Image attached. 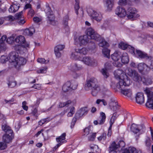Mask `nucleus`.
<instances>
[{"mask_svg":"<svg viewBox=\"0 0 153 153\" xmlns=\"http://www.w3.org/2000/svg\"><path fill=\"white\" fill-rule=\"evenodd\" d=\"M100 39V35L95 32L92 28H89L87 30V35L79 36L75 39L77 43L81 46L85 45L89 42L88 39L94 40L98 41Z\"/></svg>","mask_w":153,"mask_h":153,"instance_id":"nucleus-1","label":"nucleus"},{"mask_svg":"<svg viewBox=\"0 0 153 153\" xmlns=\"http://www.w3.org/2000/svg\"><path fill=\"white\" fill-rule=\"evenodd\" d=\"M126 73V72L119 69L114 71L115 78L119 80V81L117 84V88L122 89L126 86H129L131 84V80Z\"/></svg>","mask_w":153,"mask_h":153,"instance_id":"nucleus-2","label":"nucleus"},{"mask_svg":"<svg viewBox=\"0 0 153 153\" xmlns=\"http://www.w3.org/2000/svg\"><path fill=\"white\" fill-rule=\"evenodd\" d=\"M2 128L5 132V134L3 137V141L6 144L10 143L14 138V135L13 131L10 127L6 124L2 125Z\"/></svg>","mask_w":153,"mask_h":153,"instance_id":"nucleus-3","label":"nucleus"},{"mask_svg":"<svg viewBox=\"0 0 153 153\" xmlns=\"http://www.w3.org/2000/svg\"><path fill=\"white\" fill-rule=\"evenodd\" d=\"M97 79L94 78H91L88 81L85 85V87H88L89 89H91V94L94 96H96L98 91H100V88L99 85L97 84Z\"/></svg>","mask_w":153,"mask_h":153,"instance_id":"nucleus-4","label":"nucleus"},{"mask_svg":"<svg viewBox=\"0 0 153 153\" xmlns=\"http://www.w3.org/2000/svg\"><path fill=\"white\" fill-rule=\"evenodd\" d=\"M71 58L75 59H78L81 61L85 64L88 65H91L97 63V61L93 58L88 56H85L82 58L78 57L75 53H72Z\"/></svg>","mask_w":153,"mask_h":153,"instance_id":"nucleus-5","label":"nucleus"},{"mask_svg":"<svg viewBox=\"0 0 153 153\" xmlns=\"http://www.w3.org/2000/svg\"><path fill=\"white\" fill-rule=\"evenodd\" d=\"M125 71L126 73L130 76L134 81L138 82L141 81L142 77L137 71L127 68Z\"/></svg>","mask_w":153,"mask_h":153,"instance_id":"nucleus-6","label":"nucleus"},{"mask_svg":"<svg viewBox=\"0 0 153 153\" xmlns=\"http://www.w3.org/2000/svg\"><path fill=\"white\" fill-rule=\"evenodd\" d=\"M144 92L146 94L147 97V101L146 105L148 108L153 109V92L149 88H146Z\"/></svg>","mask_w":153,"mask_h":153,"instance_id":"nucleus-7","label":"nucleus"},{"mask_svg":"<svg viewBox=\"0 0 153 153\" xmlns=\"http://www.w3.org/2000/svg\"><path fill=\"white\" fill-rule=\"evenodd\" d=\"M44 11L47 16L48 22L53 25H56V22L55 20V17L53 15V13L51 10V9L49 6H47Z\"/></svg>","mask_w":153,"mask_h":153,"instance_id":"nucleus-8","label":"nucleus"},{"mask_svg":"<svg viewBox=\"0 0 153 153\" xmlns=\"http://www.w3.org/2000/svg\"><path fill=\"white\" fill-rule=\"evenodd\" d=\"M87 12L89 16L97 22L101 21L102 16L100 13L97 12L91 8H88L87 10Z\"/></svg>","mask_w":153,"mask_h":153,"instance_id":"nucleus-9","label":"nucleus"},{"mask_svg":"<svg viewBox=\"0 0 153 153\" xmlns=\"http://www.w3.org/2000/svg\"><path fill=\"white\" fill-rule=\"evenodd\" d=\"M122 55L121 52L119 51H115L114 53L111 55L112 59L115 61V65L118 67H120L122 66L121 63L119 61L121 58Z\"/></svg>","mask_w":153,"mask_h":153,"instance_id":"nucleus-10","label":"nucleus"},{"mask_svg":"<svg viewBox=\"0 0 153 153\" xmlns=\"http://www.w3.org/2000/svg\"><path fill=\"white\" fill-rule=\"evenodd\" d=\"M126 15L129 19L135 18L139 16L137 14V11L135 8L130 7L128 8L126 11Z\"/></svg>","mask_w":153,"mask_h":153,"instance_id":"nucleus-11","label":"nucleus"},{"mask_svg":"<svg viewBox=\"0 0 153 153\" xmlns=\"http://www.w3.org/2000/svg\"><path fill=\"white\" fill-rule=\"evenodd\" d=\"M82 65L76 63L73 64L70 66L69 69L73 73V76L74 78H77L79 76L76 72L81 70L82 69Z\"/></svg>","mask_w":153,"mask_h":153,"instance_id":"nucleus-12","label":"nucleus"},{"mask_svg":"<svg viewBox=\"0 0 153 153\" xmlns=\"http://www.w3.org/2000/svg\"><path fill=\"white\" fill-rule=\"evenodd\" d=\"M118 47L123 50H128L132 54H135V49L134 47L123 42H121L118 44Z\"/></svg>","mask_w":153,"mask_h":153,"instance_id":"nucleus-13","label":"nucleus"},{"mask_svg":"<svg viewBox=\"0 0 153 153\" xmlns=\"http://www.w3.org/2000/svg\"><path fill=\"white\" fill-rule=\"evenodd\" d=\"M137 68L139 72L142 74L147 73L150 70L149 66L144 62L139 63Z\"/></svg>","mask_w":153,"mask_h":153,"instance_id":"nucleus-14","label":"nucleus"},{"mask_svg":"<svg viewBox=\"0 0 153 153\" xmlns=\"http://www.w3.org/2000/svg\"><path fill=\"white\" fill-rule=\"evenodd\" d=\"M112 67V62H108L105 64V69H102L101 71V73L104 77L106 78L108 77L109 74L107 71V70L111 69Z\"/></svg>","mask_w":153,"mask_h":153,"instance_id":"nucleus-15","label":"nucleus"},{"mask_svg":"<svg viewBox=\"0 0 153 153\" xmlns=\"http://www.w3.org/2000/svg\"><path fill=\"white\" fill-rule=\"evenodd\" d=\"M15 41L19 44H24L22 46L25 48H26L29 47V44L25 42V38L23 36L20 35L17 36L15 39Z\"/></svg>","mask_w":153,"mask_h":153,"instance_id":"nucleus-16","label":"nucleus"},{"mask_svg":"<svg viewBox=\"0 0 153 153\" xmlns=\"http://www.w3.org/2000/svg\"><path fill=\"white\" fill-rule=\"evenodd\" d=\"M115 14L119 17H123L126 15V12L125 9L122 6H118L115 11Z\"/></svg>","mask_w":153,"mask_h":153,"instance_id":"nucleus-17","label":"nucleus"},{"mask_svg":"<svg viewBox=\"0 0 153 153\" xmlns=\"http://www.w3.org/2000/svg\"><path fill=\"white\" fill-rule=\"evenodd\" d=\"M135 55L132 54L136 56L137 55L141 59L146 58L150 59H152V57L151 56H149L145 53L142 52L140 50H136V51H135Z\"/></svg>","mask_w":153,"mask_h":153,"instance_id":"nucleus-18","label":"nucleus"},{"mask_svg":"<svg viewBox=\"0 0 153 153\" xmlns=\"http://www.w3.org/2000/svg\"><path fill=\"white\" fill-rule=\"evenodd\" d=\"M135 100L136 102L140 104L143 103L145 101V98L143 92H138L136 95Z\"/></svg>","mask_w":153,"mask_h":153,"instance_id":"nucleus-19","label":"nucleus"},{"mask_svg":"<svg viewBox=\"0 0 153 153\" xmlns=\"http://www.w3.org/2000/svg\"><path fill=\"white\" fill-rule=\"evenodd\" d=\"M18 56V53L15 51L11 52L9 53L8 57L9 62L13 63L14 65L17 59Z\"/></svg>","mask_w":153,"mask_h":153,"instance_id":"nucleus-20","label":"nucleus"},{"mask_svg":"<svg viewBox=\"0 0 153 153\" xmlns=\"http://www.w3.org/2000/svg\"><path fill=\"white\" fill-rule=\"evenodd\" d=\"M87 108L86 107L81 108L76 113L75 117L77 119H79L84 115L87 114L88 112Z\"/></svg>","mask_w":153,"mask_h":153,"instance_id":"nucleus-21","label":"nucleus"},{"mask_svg":"<svg viewBox=\"0 0 153 153\" xmlns=\"http://www.w3.org/2000/svg\"><path fill=\"white\" fill-rule=\"evenodd\" d=\"M106 119V116L105 114L101 112L100 113V117L97 120H95L94 122V123L95 125H97L99 124L102 125L105 122Z\"/></svg>","mask_w":153,"mask_h":153,"instance_id":"nucleus-22","label":"nucleus"},{"mask_svg":"<svg viewBox=\"0 0 153 153\" xmlns=\"http://www.w3.org/2000/svg\"><path fill=\"white\" fill-rule=\"evenodd\" d=\"M65 48L64 45H58L54 48V52L56 56L57 57H60L61 56L60 51H62Z\"/></svg>","mask_w":153,"mask_h":153,"instance_id":"nucleus-23","label":"nucleus"},{"mask_svg":"<svg viewBox=\"0 0 153 153\" xmlns=\"http://www.w3.org/2000/svg\"><path fill=\"white\" fill-rule=\"evenodd\" d=\"M26 62V61L25 58L20 57L18 58L14 65L16 68L25 65Z\"/></svg>","mask_w":153,"mask_h":153,"instance_id":"nucleus-24","label":"nucleus"},{"mask_svg":"<svg viewBox=\"0 0 153 153\" xmlns=\"http://www.w3.org/2000/svg\"><path fill=\"white\" fill-rule=\"evenodd\" d=\"M22 12L21 11L16 15V18L18 19V22L20 25H22L25 22L24 18L22 17Z\"/></svg>","mask_w":153,"mask_h":153,"instance_id":"nucleus-25","label":"nucleus"},{"mask_svg":"<svg viewBox=\"0 0 153 153\" xmlns=\"http://www.w3.org/2000/svg\"><path fill=\"white\" fill-rule=\"evenodd\" d=\"M125 88V87L122 89H118L121 91V92L122 94L128 97H131L132 95L131 90L130 89H124Z\"/></svg>","mask_w":153,"mask_h":153,"instance_id":"nucleus-26","label":"nucleus"},{"mask_svg":"<svg viewBox=\"0 0 153 153\" xmlns=\"http://www.w3.org/2000/svg\"><path fill=\"white\" fill-rule=\"evenodd\" d=\"M34 28L33 27H30L29 28L25 29L24 31L23 34L24 35L29 36H32L35 33Z\"/></svg>","mask_w":153,"mask_h":153,"instance_id":"nucleus-27","label":"nucleus"},{"mask_svg":"<svg viewBox=\"0 0 153 153\" xmlns=\"http://www.w3.org/2000/svg\"><path fill=\"white\" fill-rule=\"evenodd\" d=\"M121 61L124 64L128 63L129 61V59L128 54L126 52L123 53L121 56Z\"/></svg>","mask_w":153,"mask_h":153,"instance_id":"nucleus-28","label":"nucleus"},{"mask_svg":"<svg viewBox=\"0 0 153 153\" xmlns=\"http://www.w3.org/2000/svg\"><path fill=\"white\" fill-rule=\"evenodd\" d=\"M105 7L108 9H111L114 4L113 0H104Z\"/></svg>","mask_w":153,"mask_h":153,"instance_id":"nucleus-29","label":"nucleus"},{"mask_svg":"<svg viewBox=\"0 0 153 153\" xmlns=\"http://www.w3.org/2000/svg\"><path fill=\"white\" fill-rule=\"evenodd\" d=\"M137 150L133 147H129L125 149L123 153H138Z\"/></svg>","mask_w":153,"mask_h":153,"instance_id":"nucleus-30","label":"nucleus"},{"mask_svg":"<svg viewBox=\"0 0 153 153\" xmlns=\"http://www.w3.org/2000/svg\"><path fill=\"white\" fill-rule=\"evenodd\" d=\"M19 7V6L17 4H13L11 5L9 9L10 13H14L17 11Z\"/></svg>","mask_w":153,"mask_h":153,"instance_id":"nucleus-31","label":"nucleus"},{"mask_svg":"<svg viewBox=\"0 0 153 153\" xmlns=\"http://www.w3.org/2000/svg\"><path fill=\"white\" fill-rule=\"evenodd\" d=\"M71 83L69 81H68L66 82L63 85L62 90L65 92H67L71 90Z\"/></svg>","mask_w":153,"mask_h":153,"instance_id":"nucleus-32","label":"nucleus"},{"mask_svg":"<svg viewBox=\"0 0 153 153\" xmlns=\"http://www.w3.org/2000/svg\"><path fill=\"white\" fill-rule=\"evenodd\" d=\"M100 41L98 45L100 47H102L105 48L109 46L108 43L105 40L102 38V39L100 37V39L98 41Z\"/></svg>","mask_w":153,"mask_h":153,"instance_id":"nucleus-33","label":"nucleus"},{"mask_svg":"<svg viewBox=\"0 0 153 153\" xmlns=\"http://www.w3.org/2000/svg\"><path fill=\"white\" fill-rule=\"evenodd\" d=\"M117 146L115 145L114 143H112L110 146L108 150L109 153H117L116 150Z\"/></svg>","mask_w":153,"mask_h":153,"instance_id":"nucleus-34","label":"nucleus"},{"mask_svg":"<svg viewBox=\"0 0 153 153\" xmlns=\"http://www.w3.org/2000/svg\"><path fill=\"white\" fill-rule=\"evenodd\" d=\"M141 81H142L144 84L147 85L151 84L152 82L150 78L144 77H142Z\"/></svg>","mask_w":153,"mask_h":153,"instance_id":"nucleus-35","label":"nucleus"},{"mask_svg":"<svg viewBox=\"0 0 153 153\" xmlns=\"http://www.w3.org/2000/svg\"><path fill=\"white\" fill-rule=\"evenodd\" d=\"M131 128V131L134 133H137L140 131L138 126L134 123L132 124Z\"/></svg>","mask_w":153,"mask_h":153,"instance_id":"nucleus-36","label":"nucleus"},{"mask_svg":"<svg viewBox=\"0 0 153 153\" xmlns=\"http://www.w3.org/2000/svg\"><path fill=\"white\" fill-rule=\"evenodd\" d=\"M7 38L6 35H4L2 36L0 39V48L1 49H3L5 46L4 42Z\"/></svg>","mask_w":153,"mask_h":153,"instance_id":"nucleus-37","label":"nucleus"},{"mask_svg":"<svg viewBox=\"0 0 153 153\" xmlns=\"http://www.w3.org/2000/svg\"><path fill=\"white\" fill-rule=\"evenodd\" d=\"M75 51L77 53H79L84 55H85L87 54L88 50L85 48H82L81 49H75Z\"/></svg>","mask_w":153,"mask_h":153,"instance_id":"nucleus-38","label":"nucleus"},{"mask_svg":"<svg viewBox=\"0 0 153 153\" xmlns=\"http://www.w3.org/2000/svg\"><path fill=\"white\" fill-rule=\"evenodd\" d=\"M110 50L107 48H104L102 52L105 57L109 58L110 57Z\"/></svg>","mask_w":153,"mask_h":153,"instance_id":"nucleus-39","label":"nucleus"},{"mask_svg":"<svg viewBox=\"0 0 153 153\" xmlns=\"http://www.w3.org/2000/svg\"><path fill=\"white\" fill-rule=\"evenodd\" d=\"M69 20V17L68 15H65L63 18L62 23L66 27L68 26V21Z\"/></svg>","mask_w":153,"mask_h":153,"instance_id":"nucleus-40","label":"nucleus"},{"mask_svg":"<svg viewBox=\"0 0 153 153\" xmlns=\"http://www.w3.org/2000/svg\"><path fill=\"white\" fill-rule=\"evenodd\" d=\"M52 120L50 117L42 119L39 122V124L40 126H42L45 122H48Z\"/></svg>","mask_w":153,"mask_h":153,"instance_id":"nucleus-41","label":"nucleus"},{"mask_svg":"<svg viewBox=\"0 0 153 153\" xmlns=\"http://www.w3.org/2000/svg\"><path fill=\"white\" fill-rule=\"evenodd\" d=\"M92 133V131L90 129V127H88L87 128H85L84 130V135L87 136L90 134H91Z\"/></svg>","mask_w":153,"mask_h":153,"instance_id":"nucleus-42","label":"nucleus"},{"mask_svg":"<svg viewBox=\"0 0 153 153\" xmlns=\"http://www.w3.org/2000/svg\"><path fill=\"white\" fill-rule=\"evenodd\" d=\"M76 3L74 6V9L75 11V13L77 15L78 14V10L79 9V0H75Z\"/></svg>","mask_w":153,"mask_h":153,"instance_id":"nucleus-43","label":"nucleus"},{"mask_svg":"<svg viewBox=\"0 0 153 153\" xmlns=\"http://www.w3.org/2000/svg\"><path fill=\"white\" fill-rule=\"evenodd\" d=\"M151 140L149 137L147 136H146V140L145 141V145L146 147L149 148L151 145Z\"/></svg>","mask_w":153,"mask_h":153,"instance_id":"nucleus-44","label":"nucleus"},{"mask_svg":"<svg viewBox=\"0 0 153 153\" xmlns=\"http://www.w3.org/2000/svg\"><path fill=\"white\" fill-rule=\"evenodd\" d=\"M117 118V114L115 113H114L113 114V115L112 116V117L110 121V125L111 126V127L112 126L113 124L114 123Z\"/></svg>","mask_w":153,"mask_h":153,"instance_id":"nucleus-45","label":"nucleus"},{"mask_svg":"<svg viewBox=\"0 0 153 153\" xmlns=\"http://www.w3.org/2000/svg\"><path fill=\"white\" fill-rule=\"evenodd\" d=\"M96 133H92L91 134H89L88 136V139L89 141H94L96 136Z\"/></svg>","mask_w":153,"mask_h":153,"instance_id":"nucleus-46","label":"nucleus"},{"mask_svg":"<svg viewBox=\"0 0 153 153\" xmlns=\"http://www.w3.org/2000/svg\"><path fill=\"white\" fill-rule=\"evenodd\" d=\"M113 143H114L115 145H116L117 147V149L119 147H123L125 146V142L123 140H120V141L118 143V144H117L114 142H113Z\"/></svg>","mask_w":153,"mask_h":153,"instance_id":"nucleus-47","label":"nucleus"},{"mask_svg":"<svg viewBox=\"0 0 153 153\" xmlns=\"http://www.w3.org/2000/svg\"><path fill=\"white\" fill-rule=\"evenodd\" d=\"M37 61L38 62L41 64H47L48 63L49 61L46 60L44 58H38L37 59Z\"/></svg>","mask_w":153,"mask_h":153,"instance_id":"nucleus-48","label":"nucleus"},{"mask_svg":"<svg viewBox=\"0 0 153 153\" xmlns=\"http://www.w3.org/2000/svg\"><path fill=\"white\" fill-rule=\"evenodd\" d=\"M71 103V101L70 100H69L65 102H60L59 104V107L62 108L64 107L65 106L67 105L68 104H70Z\"/></svg>","mask_w":153,"mask_h":153,"instance_id":"nucleus-49","label":"nucleus"},{"mask_svg":"<svg viewBox=\"0 0 153 153\" xmlns=\"http://www.w3.org/2000/svg\"><path fill=\"white\" fill-rule=\"evenodd\" d=\"M7 84L9 87L13 88L16 85V82L15 81H11L9 82Z\"/></svg>","mask_w":153,"mask_h":153,"instance_id":"nucleus-50","label":"nucleus"},{"mask_svg":"<svg viewBox=\"0 0 153 153\" xmlns=\"http://www.w3.org/2000/svg\"><path fill=\"white\" fill-rule=\"evenodd\" d=\"M9 60L8 57L5 56H2L0 58L1 62L2 63H4L6 61Z\"/></svg>","mask_w":153,"mask_h":153,"instance_id":"nucleus-51","label":"nucleus"},{"mask_svg":"<svg viewBox=\"0 0 153 153\" xmlns=\"http://www.w3.org/2000/svg\"><path fill=\"white\" fill-rule=\"evenodd\" d=\"M118 3L119 5L121 6H126L127 4V0H119Z\"/></svg>","mask_w":153,"mask_h":153,"instance_id":"nucleus-52","label":"nucleus"},{"mask_svg":"<svg viewBox=\"0 0 153 153\" xmlns=\"http://www.w3.org/2000/svg\"><path fill=\"white\" fill-rule=\"evenodd\" d=\"M36 89L40 90L41 89V85L39 84H35L32 87Z\"/></svg>","mask_w":153,"mask_h":153,"instance_id":"nucleus-53","label":"nucleus"},{"mask_svg":"<svg viewBox=\"0 0 153 153\" xmlns=\"http://www.w3.org/2000/svg\"><path fill=\"white\" fill-rule=\"evenodd\" d=\"M77 83L76 82H72L71 86V90H74L76 89L77 88Z\"/></svg>","mask_w":153,"mask_h":153,"instance_id":"nucleus-54","label":"nucleus"},{"mask_svg":"<svg viewBox=\"0 0 153 153\" xmlns=\"http://www.w3.org/2000/svg\"><path fill=\"white\" fill-rule=\"evenodd\" d=\"M7 147V145L3 142H0V150H4Z\"/></svg>","mask_w":153,"mask_h":153,"instance_id":"nucleus-55","label":"nucleus"},{"mask_svg":"<svg viewBox=\"0 0 153 153\" xmlns=\"http://www.w3.org/2000/svg\"><path fill=\"white\" fill-rule=\"evenodd\" d=\"M117 105V102L116 101H115V100L112 101L109 104V106L111 108H112V107H114Z\"/></svg>","mask_w":153,"mask_h":153,"instance_id":"nucleus-56","label":"nucleus"},{"mask_svg":"<svg viewBox=\"0 0 153 153\" xmlns=\"http://www.w3.org/2000/svg\"><path fill=\"white\" fill-rule=\"evenodd\" d=\"M78 119H77V118H76V117H75L73 118L72 119V121L71 123V128H72L74 127V126L75 125V123L76 121V120Z\"/></svg>","mask_w":153,"mask_h":153,"instance_id":"nucleus-57","label":"nucleus"},{"mask_svg":"<svg viewBox=\"0 0 153 153\" xmlns=\"http://www.w3.org/2000/svg\"><path fill=\"white\" fill-rule=\"evenodd\" d=\"M42 20V19L38 17H34L33 18V21L36 23H38L41 22Z\"/></svg>","mask_w":153,"mask_h":153,"instance_id":"nucleus-58","label":"nucleus"},{"mask_svg":"<svg viewBox=\"0 0 153 153\" xmlns=\"http://www.w3.org/2000/svg\"><path fill=\"white\" fill-rule=\"evenodd\" d=\"M66 134L65 133H63L60 136L58 137L61 139L62 140H63L65 139Z\"/></svg>","mask_w":153,"mask_h":153,"instance_id":"nucleus-59","label":"nucleus"},{"mask_svg":"<svg viewBox=\"0 0 153 153\" xmlns=\"http://www.w3.org/2000/svg\"><path fill=\"white\" fill-rule=\"evenodd\" d=\"M46 68H42L40 70H38V72L39 73H45L46 72V70L47 69Z\"/></svg>","mask_w":153,"mask_h":153,"instance_id":"nucleus-60","label":"nucleus"},{"mask_svg":"<svg viewBox=\"0 0 153 153\" xmlns=\"http://www.w3.org/2000/svg\"><path fill=\"white\" fill-rule=\"evenodd\" d=\"M31 8V5L30 4H27L25 6L24 8V10H26L28 8Z\"/></svg>","mask_w":153,"mask_h":153,"instance_id":"nucleus-61","label":"nucleus"},{"mask_svg":"<svg viewBox=\"0 0 153 153\" xmlns=\"http://www.w3.org/2000/svg\"><path fill=\"white\" fill-rule=\"evenodd\" d=\"M32 114L34 116H37V110L36 108H35L32 112Z\"/></svg>","mask_w":153,"mask_h":153,"instance_id":"nucleus-62","label":"nucleus"},{"mask_svg":"<svg viewBox=\"0 0 153 153\" xmlns=\"http://www.w3.org/2000/svg\"><path fill=\"white\" fill-rule=\"evenodd\" d=\"M28 14L31 16H33L34 14V10L32 9H30L28 12Z\"/></svg>","mask_w":153,"mask_h":153,"instance_id":"nucleus-63","label":"nucleus"},{"mask_svg":"<svg viewBox=\"0 0 153 153\" xmlns=\"http://www.w3.org/2000/svg\"><path fill=\"white\" fill-rule=\"evenodd\" d=\"M111 126L110 125V126L108 129V132L107 134L108 136V137H110L111 134Z\"/></svg>","mask_w":153,"mask_h":153,"instance_id":"nucleus-64","label":"nucleus"}]
</instances>
